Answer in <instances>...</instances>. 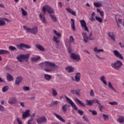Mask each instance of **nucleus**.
<instances>
[{
  "mask_svg": "<svg viewBox=\"0 0 124 124\" xmlns=\"http://www.w3.org/2000/svg\"><path fill=\"white\" fill-rule=\"evenodd\" d=\"M44 63L45 67H47L45 68L44 70L46 72H50L55 70L56 68V64L55 63L47 61L45 62Z\"/></svg>",
  "mask_w": 124,
  "mask_h": 124,
  "instance_id": "nucleus-1",
  "label": "nucleus"
},
{
  "mask_svg": "<svg viewBox=\"0 0 124 124\" xmlns=\"http://www.w3.org/2000/svg\"><path fill=\"white\" fill-rule=\"evenodd\" d=\"M30 57H31L30 53L27 54H20L16 57V60H17L18 62H24V61L28 62Z\"/></svg>",
  "mask_w": 124,
  "mask_h": 124,
  "instance_id": "nucleus-2",
  "label": "nucleus"
},
{
  "mask_svg": "<svg viewBox=\"0 0 124 124\" xmlns=\"http://www.w3.org/2000/svg\"><path fill=\"white\" fill-rule=\"evenodd\" d=\"M123 66V62L121 61L117 60L116 62L111 63V66L115 70H119Z\"/></svg>",
  "mask_w": 124,
  "mask_h": 124,
  "instance_id": "nucleus-3",
  "label": "nucleus"
},
{
  "mask_svg": "<svg viewBox=\"0 0 124 124\" xmlns=\"http://www.w3.org/2000/svg\"><path fill=\"white\" fill-rule=\"evenodd\" d=\"M23 29L26 31V32H30L33 34H36L37 32H38V28L35 27L33 28H30L27 26H23Z\"/></svg>",
  "mask_w": 124,
  "mask_h": 124,
  "instance_id": "nucleus-4",
  "label": "nucleus"
},
{
  "mask_svg": "<svg viewBox=\"0 0 124 124\" xmlns=\"http://www.w3.org/2000/svg\"><path fill=\"white\" fill-rule=\"evenodd\" d=\"M64 96L66 98V101H68V103H69V104H70V105L72 107V108H73V109H74V110H75L76 111H78V108L77 107V106L76 105V104H75L74 102H73V101H72V100H71V99L69 98L66 95H64Z\"/></svg>",
  "mask_w": 124,
  "mask_h": 124,
  "instance_id": "nucleus-5",
  "label": "nucleus"
},
{
  "mask_svg": "<svg viewBox=\"0 0 124 124\" xmlns=\"http://www.w3.org/2000/svg\"><path fill=\"white\" fill-rule=\"evenodd\" d=\"M16 47L19 50H26V49H31V46L23 43L17 45Z\"/></svg>",
  "mask_w": 124,
  "mask_h": 124,
  "instance_id": "nucleus-6",
  "label": "nucleus"
},
{
  "mask_svg": "<svg viewBox=\"0 0 124 124\" xmlns=\"http://www.w3.org/2000/svg\"><path fill=\"white\" fill-rule=\"evenodd\" d=\"M42 11L44 13H46V11L49 13V14H54L55 13V11L48 5H46L44 6L42 9Z\"/></svg>",
  "mask_w": 124,
  "mask_h": 124,
  "instance_id": "nucleus-7",
  "label": "nucleus"
},
{
  "mask_svg": "<svg viewBox=\"0 0 124 124\" xmlns=\"http://www.w3.org/2000/svg\"><path fill=\"white\" fill-rule=\"evenodd\" d=\"M82 35L84 39V41L86 43L88 42V41H89V39H90V40H93V32H92L90 33V35L89 37H88L87 35V33L86 32L82 33Z\"/></svg>",
  "mask_w": 124,
  "mask_h": 124,
  "instance_id": "nucleus-8",
  "label": "nucleus"
},
{
  "mask_svg": "<svg viewBox=\"0 0 124 124\" xmlns=\"http://www.w3.org/2000/svg\"><path fill=\"white\" fill-rule=\"evenodd\" d=\"M79 22L82 29L86 31H88V32H89V28L87 26V23H86L85 20H81L79 21Z\"/></svg>",
  "mask_w": 124,
  "mask_h": 124,
  "instance_id": "nucleus-9",
  "label": "nucleus"
},
{
  "mask_svg": "<svg viewBox=\"0 0 124 124\" xmlns=\"http://www.w3.org/2000/svg\"><path fill=\"white\" fill-rule=\"evenodd\" d=\"M36 121L38 124H46L47 123V118L45 116H42L39 117L38 119H36Z\"/></svg>",
  "mask_w": 124,
  "mask_h": 124,
  "instance_id": "nucleus-10",
  "label": "nucleus"
},
{
  "mask_svg": "<svg viewBox=\"0 0 124 124\" xmlns=\"http://www.w3.org/2000/svg\"><path fill=\"white\" fill-rule=\"evenodd\" d=\"M71 59H73V60H76V61H78V62L81 61V57H80V55L75 53H71Z\"/></svg>",
  "mask_w": 124,
  "mask_h": 124,
  "instance_id": "nucleus-11",
  "label": "nucleus"
},
{
  "mask_svg": "<svg viewBox=\"0 0 124 124\" xmlns=\"http://www.w3.org/2000/svg\"><path fill=\"white\" fill-rule=\"evenodd\" d=\"M113 53L114 56L117 57V58H119V59H121V60H124V57H123V55H122V54H121L119 51L115 50L113 51Z\"/></svg>",
  "mask_w": 124,
  "mask_h": 124,
  "instance_id": "nucleus-12",
  "label": "nucleus"
},
{
  "mask_svg": "<svg viewBox=\"0 0 124 124\" xmlns=\"http://www.w3.org/2000/svg\"><path fill=\"white\" fill-rule=\"evenodd\" d=\"M53 115H55V117H56V118L58 120H59V121H61V122H62V123H65V120H64V119H63V118H62V117L61 115L57 114L56 112H54L53 113Z\"/></svg>",
  "mask_w": 124,
  "mask_h": 124,
  "instance_id": "nucleus-13",
  "label": "nucleus"
},
{
  "mask_svg": "<svg viewBox=\"0 0 124 124\" xmlns=\"http://www.w3.org/2000/svg\"><path fill=\"white\" fill-rule=\"evenodd\" d=\"M71 28L73 30V31H76V28H75V21L73 18L71 19Z\"/></svg>",
  "mask_w": 124,
  "mask_h": 124,
  "instance_id": "nucleus-14",
  "label": "nucleus"
},
{
  "mask_svg": "<svg viewBox=\"0 0 124 124\" xmlns=\"http://www.w3.org/2000/svg\"><path fill=\"white\" fill-rule=\"evenodd\" d=\"M39 17L42 23H43V24L47 23V22L46 21V19H45V16H44V14H40L39 15Z\"/></svg>",
  "mask_w": 124,
  "mask_h": 124,
  "instance_id": "nucleus-15",
  "label": "nucleus"
},
{
  "mask_svg": "<svg viewBox=\"0 0 124 124\" xmlns=\"http://www.w3.org/2000/svg\"><path fill=\"white\" fill-rule=\"evenodd\" d=\"M31 115L30 114V110H27L25 112H24L22 114V117L23 119H26L27 117H29Z\"/></svg>",
  "mask_w": 124,
  "mask_h": 124,
  "instance_id": "nucleus-16",
  "label": "nucleus"
},
{
  "mask_svg": "<svg viewBox=\"0 0 124 124\" xmlns=\"http://www.w3.org/2000/svg\"><path fill=\"white\" fill-rule=\"evenodd\" d=\"M23 81V78L22 77L19 76L18 77L16 80V85H19L20 83Z\"/></svg>",
  "mask_w": 124,
  "mask_h": 124,
  "instance_id": "nucleus-17",
  "label": "nucleus"
},
{
  "mask_svg": "<svg viewBox=\"0 0 124 124\" xmlns=\"http://www.w3.org/2000/svg\"><path fill=\"white\" fill-rule=\"evenodd\" d=\"M75 101L76 102H78V104H80V105H81V106H83V107H85L86 105L85 104V103H84L83 102H82L81 100H80V99H79L78 98H77L75 99Z\"/></svg>",
  "mask_w": 124,
  "mask_h": 124,
  "instance_id": "nucleus-18",
  "label": "nucleus"
},
{
  "mask_svg": "<svg viewBox=\"0 0 124 124\" xmlns=\"http://www.w3.org/2000/svg\"><path fill=\"white\" fill-rule=\"evenodd\" d=\"M14 78H13V76L8 73L7 74V80L8 81V82H11V81L14 80Z\"/></svg>",
  "mask_w": 124,
  "mask_h": 124,
  "instance_id": "nucleus-19",
  "label": "nucleus"
},
{
  "mask_svg": "<svg viewBox=\"0 0 124 124\" xmlns=\"http://www.w3.org/2000/svg\"><path fill=\"white\" fill-rule=\"evenodd\" d=\"M108 35L110 37V38L113 40V41H116V39L115 38V34L113 32H109L108 33Z\"/></svg>",
  "mask_w": 124,
  "mask_h": 124,
  "instance_id": "nucleus-20",
  "label": "nucleus"
},
{
  "mask_svg": "<svg viewBox=\"0 0 124 124\" xmlns=\"http://www.w3.org/2000/svg\"><path fill=\"white\" fill-rule=\"evenodd\" d=\"M66 9L67 11L69 12V13H70L71 14H72V15H73L74 16H76V12L75 11H74L73 10H72V9L69 8H66Z\"/></svg>",
  "mask_w": 124,
  "mask_h": 124,
  "instance_id": "nucleus-21",
  "label": "nucleus"
},
{
  "mask_svg": "<svg viewBox=\"0 0 124 124\" xmlns=\"http://www.w3.org/2000/svg\"><path fill=\"white\" fill-rule=\"evenodd\" d=\"M41 58L39 56H37L36 57H31V62H37V61H39Z\"/></svg>",
  "mask_w": 124,
  "mask_h": 124,
  "instance_id": "nucleus-22",
  "label": "nucleus"
},
{
  "mask_svg": "<svg viewBox=\"0 0 124 124\" xmlns=\"http://www.w3.org/2000/svg\"><path fill=\"white\" fill-rule=\"evenodd\" d=\"M94 6L95 7H102V2H94L93 3Z\"/></svg>",
  "mask_w": 124,
  "mask_h": 124,
  "instance_id": "nucleus-23",
  "label": "nucleus"
},
{
  "mask_svg": "<svg viewBox=\"0 0 124 124\" xmlns=\"http://www.w3.org/2000/svg\"><path fill=\"white\" fill-rule=\"evenodd\" d=\"M9 104H15L16 103V99L15 98H12L8 101Z\"/></svg>",
  "mask_w": 124,
  "mask_h": 124,
  "instance_id": "nucleus-24",
  "label": "nucleus"
},
{
  "mask_svg": "<svg viewBox=\"0 0 124 124\" xmlns=\"http://www.w3.org/2000/svg\"><path fill=\"white\" fill-rule=\"evenodd\" d=\"M66 70H67L68 72H73V71H74V68L68 66L66 68Z\"/></svg>",
  "mask_w": 124,
  "mask_h": 124,
  "instance_id": "nucleus-25",
  "label": "nucleus"
},
{
  "mask_svg": "<svg viewBox=\"0 0 124 124\" xmlns=\"http://www.w3.org/2000/svg\"><path fill=\"white\" fill-rule=\"evenodd\" d=\"M36 47L40 51H45V48H44L42 46L39 44L36 45Z\"/></svg>",
  "mask_w": 124,
  "mask_h": 124,
  "instance_id": "nucleus-26",
  "label": "nucleus"
},
{
  "mask_svg": "<svg viewBox=\"0 0 124 124\" xmlns=\"http://www.w3.org/2000/svg\"><path fill=\"white\" fill-rule=\"evenodd\" d=\"M68 107V105L67 104H65L62 107V111L64 113H66L67 111V108Z\"/></svg>",
  "mask_w": 124,
  "mask_h": 124,
  "instance_id": "nucleus-27",
  "label": "nucleus"
},
{
  "mask_svg": "<svg viewBox=\"0 0 124 124\" xmlns=\"http://www.w3.org/2000/svg\"><path fill=\"white\" fill-rule=\"evenodd\" d=\"M80 77H81V74H80V73H77L75 77L76 81L77 82H79V81H80Z\"/></svg>",
  "mask_w": 124,
  "mask_h": 124,
  "instance_id": "nucleus-28",
  "label": "nucleus"
},
{
  "mask_svg": "<svg viewBox=\"0 0 124 124\" xmlns=\"http://www.w3.org/2000/svg\"><path fill=\"white\" fill-rule=\"evenodd\" d=\"M86 101L87 102V105H89V106H92L93 104V103H94V100H86Z\"/></svg>",
  "mask_w": 124,
  "mask_h": 124,
  "instance_id": "nucleus-29",
  "label": "nucleus"
},
{
  "mask_svg": "<svg viewBox=\"0 0 124 124\" xmlns=\"http://www.w3.org/2000/svg\"><path fill=\"white\" fill-rule=\"evenodd\" d=\"M9 51L3 49H0V55H5V54H9Z\"/></svg>",
  "mask_w": 124,
  "mask_h": 124,
  "instance_id": "nucleus-30",
  "label": "nucleus"
},
{
  "mask_svg": "<svg viewBox=\"0 0 124 124\" xmlns=\"http://www.w3.org/2000/svg\"><path fill=\"white\" fill-rule=\"evenodd\" d=\"M71 92L73 94H77V95H80V91L79 90H71Z\"/></svg>",
  "mask_w": 124,
  "mask_h": 124,
  "instance_id": "nucleus-31",
  "label": "nucleus"
},
{
  "mask_svg": "<svg viewBox=\"0 0 124 124\" xmlns=\"http://www.w3.org/2000/svg\"><path fill=\"white\" fill-rule=\"evenodd\" d=\"M93 51L95 53H100V52H104V50L103 49H98L97 47H95L93 49Z\"/></svg>",
  "mask_w": 124,
  "mask_h": 124,
  "instance_id": "nucleus-32",
  "label": "nucleus"
},
{
  "mask_svg": "<svg viewBox=\"0 0 124 124\" xmlns=\"http://www.w3.org/2000/svg\"><path fill=\"white\" fill-rule=\"evenodd\" d=\"M117 121L118 123H120V124H123L124 122V116H120L118 119Z\"/></svg>",
  "mask_w": 124,
  "mask_h": 124,
  "instance_id": "nucleus-33",
  "label": "nucleus"
},
{
  "mask_svg": "<svg viewBox=\"0 0 124 124\" xmlns=\"http://www.w3.org/2000/svg\"><path fill=\"white\" fill-rule=\"evenodd\" d=\"M44 77L46 80H47V81H50V79H51V78H52V76L48 74H45Z\"/></svg>",
  "mask_w": 124,
  "mask_h": 124,
  "instance_id": "nucleus-34",
  "label": "nucleus"
},
{
  "mask_svg": "<svg viewBox=\"0 0 124 124\" xmlns=\"http://www.w3.org/2000/svg\"><path fill=\"white\" fill-rule=\"evenodd\" d=\"M97 13H99L101 17H104V12L100 11L99 9H97Z\"/></svg>",
  "mask_w": 124,
  "mask_h": 124,
  "instance_id": "nucleus-35",
  "label": "nucleus"
},
{
  "mask_svg": "<svg viewBox=\"0 0 124 124\" xmlns=\"http://www.w3.org/2000/svg\"><path fill=\"white\" fill-rule=\"evenodd\" d=\"M100 80L105 85H107V82L105 80V77L104 76H102Z\"/></svg>",
  "mask_w": 124,
  "mask_h": 124,
  "instance_id": "nucleus-36",
  "label": "nucleus"
},
{
  "mask_svg": "<svg viewBox=\"0 0 124 124\" xmlns=\"http://www.w3.org/2000/svg\"><path fill=\"white\" fill-rule=\"evenodd\" d=\"M108 87L110 88V89H111L112 91H113L114 93H117V91H116V89L113 87V86L110 82H108Z\"/></svg>",
  "mask_w": 124,
  "mask_h": 124,
  "instance_id": "nucleus-37",
  "label": "nucleus"
},
{
  "mask_svg": "<svg viewBox=\"0 0 124 124\" xmlns=\"http://www.w3.org/2000/svg\"><path fill=\"white\" fill-rule=\"evenodd\" d=\"M52 94L53 96H57V95H58V92H57V91L54 89H52Z\"/></svg>",
  "mask_w": 124,
  "mask_h": 124,
  "instance_id": "nucleus-38",
  "label": "nucleus"
},
{
  "mask_svg": "<svg viewBox=\"0 0 124 124\" xmlns=\"http://www.w3.org/2000/svg\"><path fill=\"white\" fill-rule=\"evenodd\" d=\"M53 32H54V34H55V35H56V36H57L58 37H62V34H61V33L58 32L57 31L53 30Z\"/></svg>",
  "mask_w": 124,
  "mask_h": 124,
  "instance_id": "nucleus-39",
  "label": "nucleus"
},
{
  "mask_svg": "<svg viewBox=\"0 0 124 124\" xmlns=\"http://www.w3.org/2000/svg\"><path fill=\"white\" fill-rule=\"evenodd\" d=\"M50 18H51V20L52 21H54V22H56L57 21V17H56V16L54 15H50Z\"/></svg>",
  "mask_w": 124,
  "mask_h": 124,
  "instance_id": "nucleus-40",
  "label": "nucleus"
},
{
  "mask_svg": "<svg viewBox=\"0 0 124 124\" xmlns=\"http://www.w3.org/2000/svg\"><path fill=\"white\" fill-rule=\"evenodd\" d=\"M53 41H54L56 43H60V39L56 37V36H53Z\"/></svg>",
  "mask_w": 124,
  "mask_h": 124,
  "instance_id": "nucleus-41",
  "label": "nucleus"
},
{
  "mask_svg": "<svg viewBox=\"0 0 124 124\" xmlns=\"http://www.w3.org/2000/svg\"><path fill=\"white\" fill-rule=\"evenodd\" d=\"M8 87L7 86H5L2 88V91L3 93H5L8 91Z\"/></svg>",
  "mask_w": 124,
  "mask_h": 124,
  "instance_id": "nucleus-42",
  "label": "nucleus"
},
{
  "mask_svg": "<svg viewBox=\"0 0 124 124\" xmlns=\"http://www.w3.org/2000/svg\"><path fill=\"white\" fill-rule=\"evenodd\" d=\"M89 112L92 113L93 115L94 116H96V115H97V112L94 110L89 109Z\"/></svg>",
  "mask_w": 124,
  "mask_h": 124,
  "instance_id": "nucleus-43",
  "label": "nucleus"
},
{
  "mask_svg": "<svg viewBox=\"0 0 124 124\" xmlns=\"http://www.w3.org/2000/svg\"><path fill=\"white\" fill-rule=\"evenodd\" d=\"M95 19L99 23H102L103 19L101 17L95 16Z\"/></svg>",
  "mask_w": 124,
  "mask_h": 124,
  "instance_id": "nucleus-44",
  "label": "nucleus"
},
{
  "mask_svg": "<svg viewBox=\"0 0 124 124\" xmlns=\"http://www.w3.org/2000/svg\"><path fill=\"white\" fill-rule=\"evenodd\" d=\"M4 25H5V22H4V20L0 19V26L2 27V26H4Z\"/></svg>",
  "mask_w": 124,
  "mask_h": 124,
  "instance_id": "nucleus-45",
  "label": "nucleus"
},
{
  "mask_svg": "<svg viewBox=\"0 0 124 124\" xmlns=\"http://www.w3.org/2000/svg\"><path fill=\"white\" fill-rule=\"evenodd\" d=\"M9 49L11 51H14V50H17V48L15 46H9Z\"/></svg>",
  "mask_w": 124,
  "mask_h": 124,
  "instance_id": "nucleus-46",
  "label": "nucleus"
},
{
  "mask_svg": "<svg viewBox=\"0 0 124 124\" xmlns=\"http://www.w3.org/2000/svg\"><path fill=\"white\" fill-rule=\"evenodd\" d=\"M21 11L22 12V15H23L24 16H27V12H26V11H25L24 9L21 8Z\"/></svg>",
  "mask_w": 124,
  "mask_h": 124,
  "instance_id": "nucleus-47",
  "label": "nucleus"
},
{
  "mask_svg": "<svg viewBox=\"0 0 124 124\" xmlns=\"http://www.w3.org/2000/svg\"><path fill=\"white\" fill-rule=\"evenodd\" d=\"M59 103H60V101H53L51 103V105H57Z\"/></svg>",
  "mask_w": 124,
  "mask_h": 124,
  "instance_id": "nucleus-48",
  "label": "nucleus"
},
{
  "mask_svg": "<svg viewBox=\"0 0 124 124\" xmlns=\"http://www.w3.org/2000/svg\"><path fill=\"white\" fill-rule=\"evenodd\" d=\"M103 117H104L105 121H107V120H108V119H109V116L108 115L103 114Z\"/></svg>",
  "mask_w": 124,
  "mask_h": 124,
  "instance_id": "nucleus-49",
  "label": "nucleus"
},
{
  "mask_svg": "<svg viewBox=\"0 0 124 124\" xmlns=\"http://www.w3.org/2000/svg\"><path fill=\"white\" fill-rule=\"evenodd\" d=\"M110 105L115 106L117 105L118 104V103L117 102H110L109 103Z\"/></svg>",
  "mask_w": 124,
  "mask_h": 124,
  "instance_id": "nucleus-50",
  "label": "nucleus"
},
{
  "mask_svg": "<svg viewBox=\"0 0 124 124\" xmlns=\"http://www.w3.org/2000/svg\"><path fill=\"white\" fill-rule=\"evenodd\" d=\"M90 93L91 96H94V93H93V89L90 91Z\"/></svg>",
  "mask_w": 124,
  "mask_h": 124,
  "instance_id": "nucleus-51",
  "label": "nucleus"
},
{
  "mask_svg": "<svg viewBox=\"0 0 124 124\" xmlns=\"http://www.w3.org/2000/svg\"><path fill=\"white\" fill-rule=\"evenodd\" d=\"M23 89L24 90V91H30V87L28 86H24L23 87Z\"/></svg>",
  "mask_w": 124,
  "mask_h": 124,
  "instance_id": "nucleus-52",
  "label": "nucleus"
},
{
  "mask_svg": "<svg viewBox=\"0 0 124 124\" xmlns=\"http://www.w3.org/2000/svg\"><path fill=\"white\" fill-rule=\"evenodd\" d=\"M69 42H74V38H73V37L72 36H70Z\"/></svg>",
  "mask_w": 124,
  "mask_h": 124,
  "instance_id": "nucleus-53",
  "label": "nucleus"
},
{
  "mask_svg": "<svg viewBox=\"0 0 124 124\" xmlns=\"http://www.w3.org/2000/svg\"><path fill=\"white\" fill-rule=\"evenodd\" d=\"M94 103H97L99 105H101V104H100V102L99 101V100H98V99H94Z\"/></svg>",
  "mask_w": 124,
  "mask_h": 124,
  "instance_id": "nucleus-54",
  "label": "nucleus"
},
{
  "mask_svg": "<svg viewBox=\"0 0 124 124\" xmlns=\"http://www.w3.org/2000/svg\"><path fill=\"white\" fill-rule=\"evenodd\" d=\"M39 65H40V66H41V67H42V68H44V67H46L45 64L44 62H42V63H40Z\"/></svg>",
  "mask_w": 124,
  "mask_h": 124,
  "instance_id": "nucleus-55",
  "label": "nucleus"
},
{
  "mask_svg": "<svg viewBox=\"0 0 124 124\" xmlns=\"http://www.w3.org/2000/svg\"><path fill=\"white\" fill-rule=\"evenodd\" d=\"M83 119H84V121H85V122H89V119H88V118H87V116H86V115H84L82 117Z\"/></svg>",
  "mask_w": 124,
  "mask_h": 124,
  "instance_id": "nucleus-56",
  "label": "nucleus"
},
{
  "mask_svg": "<svg viewBox=\"0 0 124 124\" xmlns=\"http://www.w3.org/2000/svg\"><path fill=\"white\" fill-rule=\"evenodd\" d=\"M16 121L18 123V124H22V121H21V119H20V118H17Z\"/></svg>",
  "mask_w": 124,
  "mask_h": 124,
  "instance_id": "nucleus-57",
  "label": "nucleus"
},
{
  "mask_svg": "<svg viewBox=\"0 0 124 124\" xmlns=\"http://www.w3.org/2000/svg\"><path fill=\"white\" fill-rule=\"evenodd\" d=\"M78 114H80L81 116L83 115V114H84V112L83 111V110H78Z\"/></svg>",
  "mask_w": 124,
  "mask_h": 124,
  "instance_id": "nucleus-58",
  "label": "nucleus"
},
{
  "mask_svg": "<svg viewBox=\"0 0 124 124\" xmlns=\"http://www.w3.org/2000/svg\"><path fill=\"white\" fill-rule=\"evenodd\" d=\"M58 6L59 8H62V2H58Z\"/></svg>",
  "mask_w": 124,
  "mask_h": 124,
  "instance_id": "nucleus-59",
  "label": "nucleus"
},
{
  "mask_svg": "<svg viewBox=\"0 0 124 124\" xmlns=\"http://www.w3.org/2000/svg\"><path fill=\"white\" fill-rule=\"evenodd\" d=\"M4 110V107L1 105H0V111H3Z\"/></svg>",
  "mask_w": 124,
  "mask_h": 124,
  "instance_id": "nucleus-60",
  "label": "nucleus"
},
{
  "mask_svg": "<svg viewBox=\"0 0 124 124\" xmlns=\"http://www.w3.org/2000/svg\"><path fill=\"white\" fill-rule=\"evenodd\" d=\"M68 51L69 54H70V55H71V54L73 53L72 52V49H71L70 48V47H69V48H68Z\"/></svg>",
  "mask_w": 124,
  "mask_h": 124,
  "instance_id": "nucleus-61",
  "label": "nucleus"
},
{
  "mask_svg": "<svg viewBox=\"0 0 124 124\" xmlns=\"http://www.w3.org/2000/svg\"><path fill=\"white\" fill-rule=\"evenodd\" d=\"M90 21H91V22H93V21H95V19L94 18V17H93V16H91V18H90Z\"/></svg>",
  "mask_w": 124,
  "mask_h": 124,
  "instance_id": "nucleus-62",
  "label": "nucleus"
},
{
  "mask_svg": "<svg viewBox=\"0 0 124 124\" xmlns=\"http://www.w3.org/2000/svg\"><path fill=\"white\" fill-rule=\"evenodd\" d=\"M99 106H100V107L99 108L100 111H102V109H103V108H104L103 106H101V105H99Z\"/></svg>",
  "mask_w": 124,
  "mask_h": 124,
  "instance_id": "nucleus-63",
  "label": "nucleus"
},
{
  "mask_svg": "<svg viewBox=\"0 0 124 124\" xmlns=\"http://www.w3.org/2000/svg\"><path fill=\"white\" fill-rule=\"evenodd\" d=\"M20 104L21 106H22V107H23V108L25 107V103H24L23 102H20Z\"/></svg>",
  "mask_w": 124,
  "mask_h": 124,
  "instance_id": "nucleus-64",
  "label": "nucleus"
}]
</instances>
